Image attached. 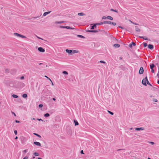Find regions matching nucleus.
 Returning <instances> with one entry per match:
<instances>
[{"instance_id": "obj_36", "label": "nucleus", "mask_w": 159, "mask_h": 159, "mask_svg": "<svg viewBox=\"0 0 159 159\" xmlns=\"http://www.w3.org/2000/svg\"><path fill=\"white\" fill-rule=\"evenodd\" d=\"M107 111L110 114H111V115H113L114 114V113L113 112L107 110Z\"/></svg>"}, {"instance_id": "obj_62", "label": "nucleus", "mask_w": 159, "mask_h": 159, "mask_svg": "<svg viewBox=\"0 0 159 159\" xmlns=\"http://www.w3.org/2000/svg\"><path fill=\"white\" fill-rule=\"evenodd\" d=\"M69 134H71V131H69Z\"/></svg>"}, {"instance_id": "obj_42", "label": "nucleus", "mask_w": 159, "mask_h": 159, "mask_svg": "<svg viewBox=\"0 0 159 159\" xmlns=\"http://www.w3.org/2000/svg\"><path fill=\"white\" fill-rule=\"evenodd\" d=\"M107 18V17L103 16L102 17V19H106Z\"/></svg>"}, {"instance_id": "obj_8", "label": "nucleus", "mask_w": 159, "mask_h": 159, "mask_svg": "<svg viewBox=\"0 0 159 159\" xmlns=\"http://www.w3.org/2000/svg\"><path fill=\"white\" fill-rule=\"evenodd\" d=\"M93 25L91 26L90 29L91 30H93L94 29V28H96L97 27V25L96 23L93 24H91V25Z\"/></svg>"}, {"instance_id": "obj_38", "label": "nucleus", "mask_w": 159, "mask_h": 159, "mask_svg": "<svg viewBox=\"0 0 159 159\" xmlns=\"http://www.w3.org/2000/svg\"><path fill=\"white\" fill-rule=\"evenodd\" d=\"M98 62H100L102 63H105L106 62L105 61H99Z\"/></svg>"}, {"instance_id": "obj_41", "label": "nucleus", "mask_w": 159, "mask_h": 159, "mask_svg": "<svg viewBox=\"0 0 159 159\" xmlns=\"http://www.w3.org/2000/svg\"><path fill=\"white\" fill-rule=\"evenodd\" d=\"M118 27L120 28L121 29H123V30H124L125 29L124 27H123L122 26H119Z\"/></svg>"}, {"instance_id": "obj_29", "label": "nucleus", "mask_w": 159, "mask_h": 159, "mask_svg": "<svg viewBox=\"0 0 159 159\" xmlns=\"http://www.w3.org/2000/svg\"><path fill=\"white\" fill-rule=\"evenodd\" d=\"M19 37L22 38H26V37L25 36L23 35H21V34H20L19 36Z\"/></svg>"}, {"instance_id": "obj_40", "label": "nucleus", "mask_w": 159, "mask_h": 159, "mask_svg": "<svg viewBox=\"0 0 159 159\" xmlns=\"http://www.w3.org/2000/svg\"><path fill=\"white\" fill-rule=\"evenodd\" d=\"M15 122L17 123H20V121L19 120H15Z\"/></svg>"}, {"instance_id": "obj_26", "label": "nucleus", "mask_w": 159, "mask_h": 159, "mask_svg": "<svg viewBox=\"0 0 159 159\" xmlns=\"http://www.w3.org/2000/svg\"><path fill=\"white\" fill-rule=\"evenodd\" d=\"M33 134L38 136L39 138H41V137L40 135L36 133H34Z\"/></svg>"}, {"instance_id": "obj_28", "label": "nucleus", "mask_w": 159, "mask_h": 159, "mask_svg": "<svg viewBox=\"0 0 159 159\" xmlns=\"http://www.w3.org/2000/svg\"><path fill=\"white\" fill-rule=\"evenodd\" d=\"M12 97L14 98H17L18 97V96L16 94H13L12 95Z\"/></svg>"}, {"instance_id": "obj_12", "label": "nucleus", "mask_w": 159, "mask_h": 159, "mask_svg": "<svg viewBox=\"0 0 159 159\" xmlns=\"http://www.w3.org/2000/svg\"><path fill=\"white\" fill-rule=\"evenodd\" d=\"M34 144L37 146H41V143L35 141L34 142Z\"/></svg>"}, {"instance_id": "obj_5", "label": "nucleus", "mask_w": 159, "mask_h": 159, "mask_svg": "<svg viewBox=\"0 0 159 159\" xmlns=\"http://www.w3.org/2000/svg\"><path fill=\"white\" fill-rule=\"evenodd\" d=\"M38 50L40 52H45V49L41 47H39L38 48Z\"/></svg>"}, {"instance_id": "obj_1", "label": "nucleus", "mask_w": 159, "mask_h": 159, "mask_svg": "<svg viewBox=\"0 0 159 159\" xmlns=\"http://www.w3.org/2000/svg\"><path fill=\"white\" fill-rule=\"evenodd\" d=\"M142 84L144 86H147L146 83L148 84L151 86H152V85L149 82L147 76L145 77V78L143 79L142 81Z\"/></svg>"}, {"instance_id": "obj_51", "label": "nucleus", "mask_w": 159, "mask_h": 159, "mask_svg": "<svg viewBox=\"0 0 159 159\" xmlns=\"http://www.w3.org/2000/svg\"><path fill=\"white\" fill-rule=\"evenodd\" d=\"M80 153L81 154H84L83 150H81L80 151Z\"/></svg>"}, {"instance_id": "obj_60", "label": "nucleus", "mask_w": 159, "mask_h": 159, "mask_svg": "<svg viewBox=\"0 0 159 159\" xmlns=\"http://www.w3.org/2000/svg\"><path fill=\"white\" fill-rule=\"evenodd\" d=\"M51 84H52V85H54V84H53V83L52 82V81H51Z\"/></svg>"}, {"instance_id": "obj_50", "label": "nucleus", "mask_w": 159, "mask_h": 159, "mask_svg": "<svg viewBox=\"0 0 159 159\" xmlns=\"http://www.w3.org/2000/svg\"><path fill=\"white\" fill-rule=\"evenodd\" d=\"M139 38H141V39H143V38H145V37H143V36H139Z\"/></svg>"}, {"instance_id": "obj_30", "label": "nucleus", "mask_w": 159, "mask_h": 159, "mask_svg": "<svg viewBox=\"0 0 159 159\" xmlns=\"http://www.w3.org/2000/svg\"><path fill=\"white\" fill-rule=\"evenodd\" d=\"M5 71L6 73H8L9 72V70L8 69H5Z\"/></svg>"}, {"instance_id": "obj_37", "label": "nucleus", "mask_w": 159, "mask_h": 159, "mask_svg": "<svg viewBox=\"0 0 159 159\" xmlns=\"http://www.w3.org/2000/svg\"><path fill=\"white\" fill-rule=\"evenodd\" d=\"M43 107V105L42 104H40L39 105V108H42Z\"/></svg>"}, {"instance_id": "obj_6", "label": "nucleus", "mask_w": 159, "mask_h": 159, "mask_svg": "<svg viewBox=\"0 0 159 159\" xmlns=\"http://www.w3.org/2000/svg\"><path fill=\"white\" fill-rule=\"evenodd\" d=\"M144 72V70L143 67H140L139 71V74H142Z\"/></svg>"}, {"instance_id": "obj_46", "label": "nucleus", "mask_w": 159, "mask_h": 159, "mask_svg": "<svg viewBox=\"0 0 159 159\" xmlns=\"http://www.w3.org/2000/svg\"><path fill=\"white\" fill-rule=\"evenodd\" d=\"M153 101L155 102H157V99H153Z\"/></svg>"}, {"instance_id": "obj_58", "label": "nucleus", "mask_w": 159, "mask_h": 159, "mask_svg": "<svg viewBox=\"0 0 159 159\" xmlns=\"http://www.w3.org/2000/svg\"><path fill=\"white\" fill-rule=\"evenodd\" d=\"M133 24L135 25H139L138 24H137V23H134V22H133Z\"/></svg>"}, {"instance_id": "obj_45", "label": "nucleus", "mask_w": 159, "mask_h": 159, "mask_svg": "<svg viewBox=\"0 0 159 159\" xmlns=\"http://www.w3.org/2000/svg\"><path fill=\"white\" fill-rule=\"evenodd\" d=\"M151 69V72L152 73H154V70L152 69Z\"/></svg>"}, {"instance_id": "obj_25", "label": "nucleus", "mask_w": 159, "mask_h": 159, "mask_svg": "<svg viewBox=\"0 0 159 159\" xmlns=\"http://www.w3.org/2000/svg\"><path fill=\"white\" fill-rule=\"evenodd\" d=\"M110 11H114L116 13H118V11L114 9H113L111 8L110 9Z\"/></svg>"}, {"instance_id": "obj_53", "label": "nucleus", "mask_w": 159, "mask_h": 159, "mask_svg": "<svg viewBox=\"0 0 159 159\" xmlns=\"http://www.w3.org/2000/svg\"><path fill=\"white\" fill-rule=\"evenodd\" d=\"M150 143L151 144H152V145H153L154 144V142H150Z\"/></svg>"}, {"instance_id": "obj_9", "label": "nucleus", "mask_w": 159, "mask_h": 159, "mask_svg": "<svg viewBox=\"0 0 159 159\" xmlns=\"http://www.w3.org/2000/svg\"><path fill=\"white\" fill-rule=\"evenodd\" d=\"M135 129L137 131L143 130H144V128L143 127L136 128Z\"/></svg>"}, {"instance_id": "obj_34", "label": "nucleus", "mask_w": 159, "mask_h": 159, "mask_svg": "<svg viewBox=\"0 0 159 159\" xmlns=\"http://www.w3.org/2000/svg\"><path fill=\"white\" fill-rule=\"evenodd\" d=\"M20 34H18L17 33H15L14 34V35L17 36V37H19Z\"/></svg>"}, {"instance_id": "obj_21", "label": "nucleus", "mask_w": 159, "mask_h": 159, "mask_svg": "<svg viewBox=\"0 0 159 159\" xmlns=\"http://www.w3.org/2000/svg\"><path fill=\"white\" fill-rule=\"evenodd\" d=\"M50 116V115L48 113H46L44 114V116L45 117H48Z\"/></svg>"}, {"instance_id": "obj_24", "label": "nucleus", "mask_w": 159, "mask_h": 159, "mask_svg": "<svg viewBox=\"0 0 159 159\" xmlns=\"http://www.w3.org/2000/svg\"><path fill=\"white\" fill-rule=\"evenodd\" d=\"M78 15L79 16H83L85 15V14L83 12H80L78 13Z\"/></svg>"}, {"instance_id": "obj_48", "label": "nucleus", "mask_w": 159, "mask_h": 159, "mask_svg": "<svg viewBox=\"0 0 159 159\" xmlns=\"http://www.w3.org/2000/svg\"><path fill=\"white\" fill-rule=\"evenodd\" d=\"M143 39L145 40H149V39H148L146 37H145V38H143Z\"/></svg>"}, {"instance_id": "obj_54", "label": "nucleus", "mask_w": 159, "mask_h": 159, "mask_svg": "<svg viewBox=\"0 0 159 159\" xmlns=\"http://www.w3.org/2000/svg\"><path fill=\"white\" fill-rule=\"evenodd\" d=\"M113 39L114 40H116L117 42L118 41V40L117 39H116L115 38H114V37H113Z\"/></svg>"}, {"instance_id": "obj_33", "label": "nucleus", "mask_w": 159, "mask_h": 159, "mask_svg": "<svg viewBox=\"0 0 159 159\" xmlns=\"http://www.w3.org/2000/svg\"><path fill=\"white\" fill-rule=\"evenodd\" d=\"M143 47L144 48H145V47H146L147 46V45H148L147 43H143Z\"/></svg>"}, {"instance_id": "obj_63", "label": "nucleus", "mask_w": 159, "mask_h": 159, "mask_svg": "<svg viewBox=\"0 0 159 159\" xmlns=\"http://www.w3.org/2000/svg\"><path fill=\"white\" fill-rule=\"evenodd\" d=\"M38 159H42L41 157H38Z\"/></svg>"}, {"instance_id": "obj_16", "label": "nucleus", "mask_w": 159, "mask_h": 159, "mask_svg": "<svg viewBox=\"0 0 159 159\" xmlns=\"http://www.w3.org/2000/svg\"><path fill=\"white\" fill-rule=\"evenodd\" d=\"M135 30L137 32H139L140 31V29L138 28L137 26H135Z\"/></svg>"}, {"instance_id": "obj_17", "label": "nucleus", "mask_w": 159, "mask_h": 159, "mask_svg": "<svg viewBox=\"0 0 159 159\" xmlns=\"http://www.w3.org/2000/svg\"><path fill=\"white\" fill-rule=\"evenodd\" d=\"M104 22H105V21H103V22H100L99 23H96V24L97 25H102L103 24H106Z\"/></svg>"}, {"instance_id": "obj_20", "label": "nucleus", "mask_w": 159, "mask_h": 159, "mask_svg": "<svg viewBox=\"0 0 159 159\" xmlns=\"http://www.w3.org/2000/svg\"><path fill=\"white\" fill-rule=\"evenodd\" d=\"M107 19L111 20H113V18L112 17L110 16H107Z\"/></svg>"}, {"instance_id": "obj_22", "label": "nucleus", "mask_w": 159, "mask_h": 159, "mask_svg": "<svg viewBox=\"0 0 159 159\" xmlns=\"http://www.w3.org/2000/svg\"><path fill=\"white\" fill-rule=\"evenodd\" d=\"M22 96L23 98H26L28 97L26 93H24V94H23L22 95Z\"/></svg>"}, {"instance_id": "obj_10", "label": "nucleus", "mask_w": 159, "mask_h": 159, "mask_svg": "<svg viewBox=\"0 0 159 159\" xmlns=\"http://www.w3.org/2000/svg\"><path fill=\"white\" fill-rule=\"evenodd\" d=\"M135 46L136 45V43L134 42H132L131 43H130L129 45V47L130 48H132L133 46Z\"/></svg>"}, {"instance_id": "obj_14", "label": "nucleus", "mask_w": 159, "mask_h": 159, "mask_svg": "<svg viewBox=\"0 0 159 159\" xmlns=\"http://www.w3.org/2000/svg\"><path fill=\"white\" fill-rule=\"evenodd\" d=\"M51 12V11L46 12L44 13L43 16H44L47 15L48 14H49Z\"/></svg>"}, {"instance_id": "obj_32", "label": "nucleus", "mask_w": 159, "mask_h": 159, "mask_svg": "<svg viewBox=\"0 0 159 159\" xmlns=\"http://www.w3.org/2000/svg\"><path fill=\"white\" fill-rule=\"evenodd\" d=\"M64 23V22L63 21H56L55 23L56 24H61L62 23Z\"/></svg>"}, {"instance_id": "obj_49", "label": "nucleus", "mask_w": 159, "mask_h": 159, "mask_svg": "<svg viewBox=\"0 0 159 159\" xmlns=\"http://www.w3.org/2000/svg\"><path fill=\"white\" fill-rule=\"evenodd\" d=\"M24 76H21V77L20 78V79L21 80H22L24 79Z\"/></svg>"}, {"instance_id": "obj_15", "label": "nucleus", "mask_w": 159, "mask_h": 159, "mask_svg": "<svg viewBox=\"0 0 159 159\" xmlns=\"http://www.w3.org/2000/svg\"><path fill=\"white\" fill-rule=\"evenodd\" d=\"M74 122L75 126L78 125H79V123L76 120H74Z\"/></svg>"}, {"instance_id": "obj_23", "label": "nucleus", "mask_w": 159, "mask_h": 159, "mask_svg": "<svg viewBox=\"0 0 159 159\" xmlns=\"http://www.w3.org/2000/svg\"><path fill=\"white\" fill-rule=\"evenodd\" d=\"M78 52V51L77 50H72V53H77Z\"/></svg>"}, {"instance_id": "obj_11", "label": "nucleus", "mask_w": 159, "mask_h": 159, "mask_svg": "<svg viewBox=\"0 0 159 159\" xmlns=\"http://www.w3.org/2000/svg\"><path fill=\"white\" fill-rule=\"evenodd\" d=\"M148 48L150 49H153L154 48L152 44H149L148 45Z\"/></svg>"}, {"instance_id": "obj_43", "label": "nucleus", "mask_w": 159, "mask_h": 159, "mask_svg": "<svg viewBox=\"0 0 159 159\" xmlns=\"http://www.w3.org/2000/svg\"><path fill=\"white\" fill-rule=\"evenodd\" d=\"M23 159H28V157L27 156H25Z\"/></svg>"}, {"instance_id": "obj_19", "label": "nucleus", "mask_w": 159, "mask_h": 159, "mask_svg": "<svg viewBox=\"0 0 159 159\" xmlns=\"http://www.w3.org/2000/svg\"><path fill=\"white\" fill-rule=\"evenodd\" d=\"M77 36L81 38L84 39L85 38V37L84 36L82 35H81L78 34L77 35Z\"/></svg>"}, {"instance_id": "obj_7", "label": "nucleus", "mask_w": 159, "mask_h": 159, "mask_svg": "<svg viewBox=\"0 0 159 159\" xmlns=\"http://www.w3.org/2000/svg\"><path fill=\"white\" fill-rule=\"evenodd\" d=\"M66 52L70 55H72V50L70 49H66Z\"/></svg>"}, {"instance_id": "obj_61", "label": "nucleus", "mask_w": 159, "mask_h": 159, "mask_svg": "<svg viewBox=\"0 0 159 159\" xmlns=\"http://www.w3.org/2000/svg\"><path fill=\"white\" fill-rule=\"evenodd\" d=\"M52 100H53V101H54L56 100V99H55V98H52Z\"/></svg>"}, {"instance_id": "obj_3", "label": "nucleus", "mask_w": 159, "mask_h": 159, "mask_svg": "<svg viewBox=\"0 0 159 159\" xmlns=\"http://www.w3.org/2000/svg\"><path fill=\"white\" fill-rule=\"evenodd\" d=\"M60 28H65V29H74V28H72L70 26H60Z\"/></svg>"}, {"instance_id": "obj_35", "label": "nucleus", "mask_w": 159, "mask_h": 159, "mask_svg": "<svg viewBox=\"0 0 159 159\" xmlns=\"http://www.w3.org/2000/svg\"><path fill=\"white\" fill-rule=\"evenodd\" d=\"M62 73L64 74H65V75H68V72L67 71H62Z\"/></svg>"}, {"instance_id": "obj_4", "label": "nucleus", "mask_w": 159, "mask_h": 159, "mask_svg": "<svg viewBox=\"0 0 159 159\" xmlns=\"http://www.w3.org/2000/svg\"><path fill=\"white\" fill-rule=\"evenodd\" d=\"M105 24L112 25L114 26H115L116 25V23H115L112 22L110 21H105Z\"/></svg>"}, {"instance_id": "obj_13", "label": "nucleus", "mask_w": 159, "mask_h": 159, "mask_svg": "<svg viewBox=\"0 0 159 159\" xmlns=\"http://www.w3.org/2000/svg\"><path fill=\"white\" fill-rule=\"evenodd\" d=\"M113 46L116 48H119L120 46V45L118 43H115L113 45Z\"/></svg>"}, {"instance_id": "obj_57", "label": "nucleus", "mask_w": 159, "mask_h": 159, "mask_svg": "<svg viewBox=\"0 0 159 159\" xmlns=\"http://www.w3.org/2000/svg\"><path fill=\"white\" fill-rule=\"evenodd\" d=\"M157 76L158 78H159V71L158 72V73L157 75Z\"/></svg>"}, {"instance_id": "obj_2", "label": "nucleus", "mask_w": 159, "mask_h": 159, "mask_svg": "<svg viewBox=\"0 0 159 159\" xmlns=\"http://www.w3.org/2000/svg\"><path fill=\"white\" fill-rule=\"evenodd\" d=\"M100 31V30L99 29L94 30H86V32H87L97 33Z\"/></svg>"}, {"instance_id": "obj_44", "label": "nucleus", "mask_w": 159, "mask_h": 159, "mask_svg": "<svg viewBox=\"0 0 159 159\" xmlns=\"http://www.w3.org/2000/svg\"><path fill=\"white\" fill-rule=\"evenodd\" d=\"M27 152V149H25L23 151L24 152L26 153Z\"/></svg>"}, {"instance_id": "obj_47", "label": "nucleus", "mask_w": 159, "mask_h": 159, "mask_svg": "<svg viewBox=\"0 0 159 159\" xmlns=\"http://www.w3.org/2000/svg\"><path fill=\"white\" fill-rule=\"evenodd\" d=\"M36 120H39V121L41 120V121H43V120L42 119H41L37 118V119H36Z\"/></svg>"}, {"instance_id": "obj_39", "label": "nucleus", "mask_w": 159, "mask_h": 159, "mask_svg": "<svg viewBox=\"0 0 159 159\" xmlns=\"http://www.w3.org/2000/svg\"><path fill=\"white\" fill-rule=\"evenodd\" d=\"M14 133L15 135H16L17 134V132L16 130H15L14 131Z\"/></svg>"}, {"instance_id": "obj_59", "label": "nucleus", "mask_w": 159, "mask_h": 159, "mask_svg": "<svg viewBox=\"0 0 159 159\" xmlns=\"http://www.w3.org/2000/svg\"><path fill=\"white\" fill-rule=\"evenodd\" d=\"M18 138V137L17 136H16V137L15 138V139H17Z\"/></svg>"}, {"instance_id": "obj_31", "label": "nucleus", "mask_w": 159, "mask_h": 159, "mask_svg": "<svg viewBox=\"0 0 159 159\" xmlns=\"http://www.w3.org/2000/svg\"><path fill=\"white\" fill-rule=\"evenodd\" d=\"M39 17V16H37V17H32L31 18H28V19L29 20H31V19H33V18H34V19H36V18H38Z\"/></svg>"}, {"instance_id": "obj_55", "label": "nucleus", "mask_w": 159, "mask_h": 159, "mask_svg": "<svg viewBox=\"0 0 159 159\" xmlns=\"http://www.w3.org/2000/svg\"><path fill=\"white\" fill-rule=\"evenodd\" d=\"M35 158V157L34 156H33L30 159H34Z\"/></svg>"}, {"instance_id": "obj_18", "label": "nucleus", "mask_w": 159, "mask_h": 159, "mask_svg": "<svg viewBox=\"0 0 159 159\" xmlns=\"http://www.w3.org/2000/svg\"><path fill=\"white\" fill-rule=\"evenodd\" d=\"M150 69H152L154 67L155 65L154 64H150Z\"/></svg>"}, {"instance_id": "obj_64", "label": "nucleus", "mask_w": 159, "mask_h": 159, "mask_svg": "<svg viewBox=\"0 0 159 159\" xmlns=\"http://www.w3.org/2000/svg\"><path fill=\"white\" fill-rule=\"evenodd\" d=\"M157 83L158 84H159V80H158L157 81Z\"/></svg>"}, {"instance_id": "obj_56", "label": "nucleus", "mask_w": 159, "mask_h": 159, "mask_svg": "<svg viewBox=\"0 0 159 159\" xmlns=\"http://www.w3.org/2000/svg\"><path fill=\"white\" fill-rule=\"evenodd\" d=\"M37 36V38H38V39H42V40H43V39H42V38H40V37H39L38 36Z\"/></svg>"}, {"instance_id": "obj_52", "label": "nucleus", "mask_w": 159, "mask_h": 159, "mask_svg": "<svg viewBox=\"0 0 159 159\" xmlns=\"http://www.w3.org/2000/svg\"><path fill=\"white\" fill-rule=\"evenodd\" d=\"M12 114H13L15 116H16V115L15 113H14L12 111L11 112Z\"/></svg>"}, {"instance_id": "obj_27", "label": "nucleus", "mask_w": 159, "mask_h": 159, "mask_svg": "<svg viewBox=\"0 0 159 159\" xmlns=\"http://www.w3.org/2000/svg\"><path fill=\"white\" fill-rule=\"evenodd\" d=\"M34 155L36 156H38L39 155V154L37 152H35L34 153Z\"/></svg>"}]
</instances>
